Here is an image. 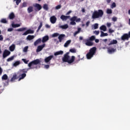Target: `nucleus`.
<instances>
[{"instance_id":"nucleus-44","label":"nucleus","mask_w":130,"mask_h":130,"mask_svg":"<svg viewBox=\"0 0 130 130\" xmlns=\"http://www.w3.org/2000/svg\"><path fill=\"white\" fill-rule=\"evenodd\" d=\"M22 61H23V62H24V63H25L26 64H27L28 63V62H29V60H27L26 59H24L22 58Z\"/></svg>"},{"instance_id":"nucleus-55","label":"nucleus","mask_w":130,"mask_h":130,"mask_svg":"<svg viewBox=\"0 0 130 130\" xmlns=\"http://www.w3.org/2000/svg\"><path fill=\"white\" fill-rule=\"evenodd\" d=\"M13 29L12 28H9L8 29V32H12V31H13Z\"/></svg>"},{"instance_id":"nucleus-42","label":"nucleus","mask_w":130,"mask_h":130,"mask_svg":"<svg viewBox=\"0 0 130 130\" xmlns=\"http://www.w3.org/2000/svg\"><path fill=\"white\" fill-rule=\"evenodd\" d=\"M107 14H112V10L108 9L106 11Z\"/></svg>"},{"instance_id":"nucleus-11","label":"nucleus","mask_w":130,"mask_h":130,"mask_svg":"<svg viewBox=\"0 0 130 130\" xmlns=\"http://www.w3.org/2000/svg\"><path fill=\"white\" fill-rule=\"evenodd\" d=\"M45 47V44H43L42 45H39L38 46L37 50H36V52H40Z\"/></svg>"},{"instance_id":"nucleus-51","label":"nucleus","mask_w":130,"mask_h":130,"mask_svg":"<svg viewBox=\"0 0 130 130\" xmlns=\"http://www.w3.org/2000/svg\"><path fill=\"white\" fill-rule=\"evenodd\" d=\"M61 8V5H59L55 7L56 10H59Z\"/></svg>"},{"instance_id":"nucleus-60","label":"nucleus","mask_w":130,"mask_h":130,"mask_svg":"<svg viewBox=\"0 0 130 130\" xmlns=\"http://www.w3.org/2000/svg\"><path fill=\"white\" fill-rule=\"evenodd\" d=\"M103 42L106 43V42H107V41H108V40L107 39H105L103 40Z\"/></svg>"},{"instance_id":"nucleus-63","label":"nucleus","mask_w":130,"mask_h":130,"mask_svg":"<svg viewBox=\"0 0 130 130\" xmlns=\"http://www.w3.org/2000/svg\"><path fill=\"white\" fill-rule=\"evenodd\" d=\"M28 49V47H25V48H24V51H27V50Z\"/></svg>"},{"instance_id":"nucleus-1","label":"nucleus","mask_w":130,"mask_h":130,"mask_svg":"<svg viewBox=\"0 0 130 130\" xmlns=\"http://www.w3.org/2000/svg\"><path fill=\"white\" fill-rule=\"evenodd\" d=\"M40 62H41V61H40L39 59H37L36 60H34L31 61L28 64V67L29 68L20 70L19 71L20 78L18 79V81H21V80H23V79H24L26 77V76H27L26 74L28 73V71H29V70H32L33 69H35V67H33L34 64L35 66H37V64H39Z\"/></svg>"},{"instance_id":"nucleus-20","label":"nucleus","mask_w":130,"mask_h":130,"mask_svg":"<svg viewBox=\"0 0 130 130\" xmlns=\"http://www.w3.org/2000/svg\"><path fill=\"white\" fill-rule=\"evenodd\" d=\"M42 41V40L41 39V38H39L34 43L35 46H37V45H38V44H39V43H40Z\"/></svg>"},{"instance_id":"nucleus-5","label":"nucleus","mask_w":130,"mask_h":130,"mask_svg":"<svg viewBox=\"0 0 130 130\" xmlns=\"http://www.w3.org/2000/svg\"><path fill=\"white\" fill-rule=\"evenodd\" d=\"M34 7L35 8V10L36 12H38L42 10V6L38 3H36L34 5Z\"/></svg>"},{"instance_id":"nucleus-8","label":"nucleus","mask_w":130,"mask_h":130,"mask_svg":"<svg viewBox=\"0 0 130 130\" xmlns=\"http://www.w3.org/2000/svg\"><path fill=\"white\" fill-rule=\"evenodd\" d=\"M128 34H124L121 37V40H122V41H125V40H128Z\"/></svg>"},{"instance_id":"nucleus-49","label":"nucleus","mask_w":130,"mask_h":130,"mask_svg":"<svg viewBox=\"0 0 130 130\" xmlns=\"http://www.w3.org/2000/svg\"><path fill=\"white\" fill-rule=\"evenodd\" d=\"M43 25V24L42 23V22H41L40 23V25L39 26L38 29H39V30H40V29H41V28H42Z\"/></svg>"},{"instance_id":"nucleus-48","label":"nucleus","mask_w":130,"mask_h":130,"mask_svg":"<svg viewBox=\"0 0 130 130\" xmlns=\"http://www.w3.org/2000/svg\"><path fill=\"white\" fill-rule=\"evenodd\" d=\"M99 26V24H98V23H95L94 24V29H98Z\"/></svg>"},{"instance_id":"nucleus-56","label":"nucleus","mask_w":130,"mask_h":130,"mask_svg":"<svg viewBox=\"0 0 130 130\" xmlns=\"http://www.w3.org/2000/svg\"><path fill=\"white\" fill-rule=\"evenodd\" d=\"M90 24V21H87L86 23V27H88L89 26V25Z\"/></svg>"},{"instance_id":"nucleus-57","label":"nucleus","mask_w":130,"mask_h":130,"mask_svg":"<svg viewBox=\"0 0 130 130\" xmlns=\"http://www.w3.org/2000/svg\"><path fill=\"white\" fill-rule=\"evenodd\" d=\"M3 74V69H2V67H0V75H2Z\"/></svg>"},{"instance_id":"nucleus-22","label":"nucleus","mask_w":130,"mask_h":130,"mask_svg":"<svg viewBox=\"0 0 130 130\" xmlns=\"http://www.w3.org/2000/svg\"><path fill=\"white\" fill-rule=\"evenodd\" d=\"M61 54H63V51H58L54 53V55L56 56V55H60Z\"/></svg>"},{"instance_id":"nucleus-45","label":"nucleus","mask_w":130,"mask_h":130,"mask_svg":"<svg viewBox=\"0 0 130 130\" xmlns=\"http://www.w3.org/2000/svg\"><path fill=\"white\" fill-rule=\"evenodd\" d=\"M14 2H16V4L17 6H19V4L21 2H22V0H14Z\"/></svg>"},{"instance_id":"nucleus-28","label":"nucleus","mask_w":130,"mask_h":130,"mask_svg":"<svg viewBox=\"0 0 130 130\" xmlns=\"http://www.w3.org/2000/svg\"><path fill=\"white\" fill-rule=\"evenodd\" d=\"M9 18L10 20H13L15 18V14L12 12L9 16Z\"/></svg>"},{"instance_id":"nucleus-24","label":"nucleus","mask_w":130,"mask_h":130,"mask_svg":"<svg viewBox=\"0 0 130 130\" xmlns=\"http://www.w3.org/2000/svg\"><path fill=\"white\" fill-rule=\"evenodd\" d=\"M34 38H35V36H31V35H28L26 37V40H29L30 41V40H33Z\"/></svg>"},{"instance_id":"nucleus-39","label":"nucleus","mask_w":130,"mask_h":130,"mask_svg":"<svg viewBox=\"0 0 130 130\" xmlns=\"http://www.w3.org/2000/svg\"><path fill=\"white\" fill-rule=\"evenodd\" d=\"M1 22L3 23V24H6V23H8V21H7L6 19L3 18V19H1Z\"/></svg>"},{"instance_id":"nucleus-38","label":"nucleus","mask_w":130,"mask_h":130,"mask_svg":"<svg viewBox=\"0 0 130 130\" xmlns=\"http://www.w3.org/2000/svg\"><path fill=\"white\" fill-rule=\"evenodd\" d=\"M58 36H59V34H58L57 32H55L52 35V37H53V38L57 37Z\"/></svg>"},{"instance_id":"nucleus-35","label":"nucleus","mask_w":130,"mask_h":130,"mask_svg":"<svg viewBox=\"0 0 130 130\" xmlns=\"http://www.w3.org/2000/svg\"><path fill=\"white\" fill-rule=\"evenodd\" d=\"M43 8L45 11H48V5L47 4H44Z\"/></svg>"},{"instance_id":"nucleus-58","label":"nucleus","mask_w":130,"mask_h":130,"mask_svg":"<svg viewBox=\"0 0 130 130\" xmlns=\"http://www.w3.org/2000/svg\"><path fill=\"white\" fill-rule=\"evenodd\" d=\"M45 69H49V65H45Z\"/></svg>"},{"instance_id":"nucleus-41","label":"nucleus","mask_w":130,"mask_h":130,"mask_svg":"<svg viewBox=\"0 0 130 130\" xmlns=\"http://www.w3.org/2000/svg\"><path fill=\"white\" fill-rule=\"evenodd\" d=\"M96 37H95L94 36H92L91 37H90L89 38V39L88 40H89L90 41H94V40H95Z\"/></svg>"},{"instance_id":"nucleus-2","label":"nucleus","mask_w":130,"mask_h":130,"mask_svg":"<svg viewBox=\"0 0 130 130\" xmlns=\"http://www.w3.org/2000/svg\"><path fill=\"white\" fill-rule=\"evenodd\" d=\"M70 52H67L65 54H64L63 57L62 58V60L63 62H68L69 64L73 63L75 61V59L76 57L75 56H72L71 58H70Z\"/></svg>"},{"instance_id":"nucleus-32","label":"nucleus","mask_w":130,"mask_h":130,"mask_svg":"<svg viewBox=\"0 0 130 130\" xmlns=\"http://www.w3.org/2000/svg\"><path fill=\"white\" fill-rule=\"evenodd\" d=\"M101 37H105V36H108V34L107 33H105L104 32H103V31H101Z\"/></svg>"},{"instance_id":"nucleus-50","label":"nucleus","mask_w":130,"mask_h":130,"mask_svg":"<svg viewBox=\"0 0 130 130\" xmlns=\"http://www.w3.org/2000/svg\"><path fill=\"white\" fill-rule=\"evenodd\" d=\"M113 32H114V30L111 28L109 29V33H110V34H112V33H113Z\"/></svg>"},{"instance_id":"nucleus-59","label":"nucleus","mask_w":130,"mask_h":130,"mask_svg":"<svg viewBox=\"0 0 130 130\" xmlns=\"http://www.w3.org/2000/svg\"><path fill=\"white\" fill-rule=\"evenodd\" d=\"M107 27H111V24L110 23H107Z\"/></svg>"},{"instance_id":"nucleus-27","label":"nucleus","mask_w":130,"mask_h":130,"mask_svg":"<svg viewBox=\"0 0 130 130\" xmlns=\"http://www.w3.org/2000/svg\"><path fill=\"white\" fill-rule=\"evenodd\" d=\"M26 29H27V27H21L16 29V31H17L18 32H22L23 31L26 30Z\"/></svg>"},{"instance_id":"nucleus-17","label":"nucleus","mask_w":130,"mask_h":130,"mask_svg":"<svg viewBox=\"0 0 130 130\" xmlns=\"http://www.w3.org/2000/svg\"><path fill=\"white\" fill-rule=\"evenodd\" d=\"M92 19H98L99 18L98 17V15L97 14V11H94L93 13H92V16H91Z\"/></svg>"},{"instance_id":"nucleus-21","label":"nucleus","mask_w":130,"mask_h":130,"mask_svg":"<svg viewBox=\"0 0 130 130\" xmlns=\"http://www.w3.org/2000/svg\"><path fill=\"white\" fill-rule=\"evenodd\" d=\"M15 48H16V45H15V44H12L10 46L9 50H10L11 52H13L14 50H15Z\"/></svg>"},{"instance_id":"nucleus-37","label":"nucleus","mask_w":130,"mask_h":130,"mask_svg":"<svg viewBox=\"0 0 130 130\" xmlns=\"http://www.w3.org/2000/svg\"><path fill=\"white\" fill-rule=\"evenodd\" d=\"M5 91V87L3 86H0V94H2Z\"/></svg>"},{"instance_id":"nucleus-14","label":"nucleus","mask_w":130,"mask_h":130,"mask_svg":"<svg viewBox=\"0 0 130 130\" xmlns=\"http://www.w3.org/2000/svg\"><path fill=\"white\" fill-rule=\"evenodd\" d=\"M70 18H71L70 16H66L62 15L60 16V19L62 21H67V20H68V19H70Z\"/></svg>"},{"instance_id":"nucleus-64","label":"nucleus","mask_w":130,"mask_h":130,"mask_svg":"<svg viewBox=\"0 0 130 130\" xmlns=\"http://www.w3.org/2000/svg\"><path fill=\"white\" fill-rule=\"evenodd\" d=\"M95 42L96 43H98V42H99V40H98V39H95Z\"/></svg>"},{"instance_id":"nucleus-62","label":"nucleus","mask_w":130,"mask_h":130,"mask_svg":"<svg viewBox=\"0 0 130 130\" xmlns=\"http://www.w3.org/2000/svg\"><path fill=\"white\" fill-rule=\"evenodd\" d=\"M107 4H110L111 3V0H106Z\"/></svg>"},{"instance_id":"nucleus-16","label":"nucleus","mask_w":130,"mask_h":130,"mask_svg":"<svg viewBox=\"0 0 130 130\" xmlns=\"http://www.w3.org/2000/svg\"><path fill=\"white\" fill-rule=\"evenodd\" d=\"M52 58H53V55H50L48 57H46L44 60L45 62H49L50 60L52 59Z\"/></svg>"},{"instance_id":"nucleus-43","label":"nucleus","mask_w":130,"mask_h":130,"mask_svg":"<svg viewBox=\"0 0 130 130\" xmlns=\"http://www.w3.org/2000/svg\"><path fill=\"white\" fill-rule=\"evenodd\" d=\"M111 8V9H113L114 8H116V4H115V3L114 2V3H113L112 4Z\"/></svg>"},{"instance_id":"nucleus-52","label":"nucleus","mask_w":130,"mask_h":130,"mask_svg":"<svg viewBox=\"0 0 130 130\" xmlns=\"http://www.w3.org/2000/svg\"><path fill=\"white\" fill-rule=\"evenodd\" d=\"M112 21H113V22H116V21H117V17H113L112 18Z\"/></svg>"},{"instance_id":"nucleus-46","label":"nucleus","mask_w":130,"mask_h":130,"mask_svg":"<svg viewBox=\"0 0 130 130\" xmlns=\"http://www.w3.org/2000/svg\"><path fill=\"white\" fill-rule=\"evenodd\" d=\"M26 7H27V3L23 2L22 3V5L21 6V8H26Z\"/></svg>"},{"instance_id":"nucleus-36","label":"nucleus","mask_w":130,"mask_h":130,"mask_svg":"<svg viewBox=\"0 0 130 130\" xmlns=\"http://www.w3.org/2000/svg\"><path fill=\"white\" fill-rule=\"evenodd\" d=\"M14 58H15V56H12L11 57L8 58L7 59V61L9 62V61H12V60H14Z\"/></svg>"},{"instance_id":"nucleus-54","label":"nucleus","mask_w":130,"mask_h":130,"mask_svg":"<svg viewBox=\"0 0 130 130\" xmlns=\"http://www.w3.org/2000/svg\"><path fill=\"white\" fill-rule=\"evenodd\" d=\"M4 40V37L3 35H0V41H3Z\"/></svg>"},{"instance_id":"nucleus-30","label":"nucleus","mask_w":130,"mask_h":130,"mask_svg":"<svg viewBox=\"0 0 130 130\" xmlns=\"http://www.w3.org/2000/svg\"><path fill=\"white\" fill-rule=\"evenodd\" d=\"M60 28H61V29H68V28H69V25L66 24L63 25H60Z\"/></svg>"},{"instance_id":"nucleus-53","label":"nucleus","mask_w":130,"mask_h":130,"mask_svg":"<svg viewBox=\"0 0 130 130\" xmlns=\"http://www.w3.org/2000/svg\"><path fill=\"white\" fill-rule=\"evenodd\" d=\"M93 33L95 34V35H99V30H95L93 31Z\"/></svg>"},{"instance_id":"nucleus-23","label":"nucleus","mask_w":130,"mask_h":130,"mask_svg":"<svg viewBox=\"0 0 130 130\" xmlns=\"http://www.w3.org/2000/svg\"><path fill=\"white\" fill-rule=\"evenodd\" d=\"M112 44H117V41L116 40H113L108 44L109 46L112 45Z\"/></svg>"},{"instance_id":"nucleus-26","label":"nucleus","mask_w":130,"mask_h":130,"mask_svg":"<svg viewBox=\"0 0 130 130\" xmlns=\"http://www.w3.org/2000/svg\"><path fill=\"white\" fill-rule=\"evenodd\" d=\"M20 26H21V24H14V23L12 24V28H18Z\"/></svg>"},{"instance_id":"nucleus-29","label":"nucleus","mask_w":130,"mask_h":130,"mask_svg":"<svg viewBox=\"0 0 130 130\" xmlns=\"http://www.w3.org/2000/svg\"><path fill=\"white\" fill-rule=\"evenodd\" d=\"M100 30H102V31H104V32H105V31H106V30L107 29V28H106V26L105 25H102L100 27Z\"/></svg>"},{"instance_id":"nucleus-10","label":"nucleus","mask_w":130,"mask_h":130,"mask_svg":"<svg viewBox=\"0 0 130 130\" xmlns=\"http://www.w3.org/2000/svg\"><path fill=\"white\" fill-rule=\"evenodd\" d=\"M96 14H98V17L99 18H101L103 17V15H104V12L101 9L96 11Z\"/></svg>"},{"instance_id":"nucleus-19","label":"nucleus","mask_w":130,"mask_h":130,"mask_svg":"<svg viewBox=\"0 0 130 130\" xmlns=\"http://www.w3.org/2000/svg\"><path fill=\"white\" fill-rule=\"evenodd\" d=\"M48 40H49V37H48V36H45L43 38L42 41L43 43H44V42H46V41H48Z\"/></svg>"},{"instance_id":"nucleus-13","label":"nucleus","mask_w":130,"mask_h":130,"mask_svg":"<svg viewBox=\"0 0 130 130\" xmlns=\"http://www.w3.org/2000/svg\"><path fill=\"white\" fill-rule=\"evenodd\" d=\"M56 20L57 18L55 16H52L50 18V22L51 23H52V24H55V23L56 22Z\"/></svg>"},{"instance_id":"nucleus-40","label":"nucleus","mask_w":130,"mask_h":130,"mask_svg":"<svg viewBox=\"0 0 130 130\" xmlns=\"http://www.w3.org/2000/svg\"><path fill=\"white\" fill-rule=\"evenodd\" d=\"M21 63V62H20V61H16L14 64L13 66L14 67H17V66H19V64H20Z\"/></svg>"},{"instance_id":"nucleus-7","label":"nucleus","mask_w":130,"mask_h":130,"mask_svg":"<svg viewBox=\"0 0 130 130\" xmlns=\"http://www.w3.org/2000/svg\"><path fill=\"white\" fill-rule=\"evenodd\" d=\"M84 42L87 46H93V45H94V43L92 42L89 39L85 40Z\"/></svg>"},{"instance_id":"nucleus-12","label":"nucleus","mask_w":130,"mask_h":130,"mask_svg":"<svg viewBox=\"0 0 130 130\" xmlns=\"http://www.w3.org/2000/svg\"><path fill=\"white\" fill-rule=\"evenodd\" d=\"M108 52L110 54H112V53H114V52H116V48H114L112 47H109L108 49Z\"/></svg>"},{"instance_id":"nucleus-25","label":"nucleus","mask_w":130,"mask_h":130,"mask_svg":"<svg viewBox=\"0 0 130 130\" xmlns=\"http://www.w3.org/2000/svg\"><path fill=\"white\" fill-rule=\"evenodd\" d=\"M72 42V40H68L64 45V47H68L70 44H71V43Z\"/></svg>"},{"instance_id":"nucleus-6","label":"nucleus","mask_w":130,"mask_h":130,"mask_svg":"<svg viewBox=\"0 0 130 130\" xmlns=\"http://www.w3.org/2000/svg\"><path fill=\"white\" fill-rule=\"evenodd\" d=\"M11 54V52L7 49L4 50L3 54V58H6L7 56H9Z\"/></svg>"},{"instance_id":"nucleus-33","label":"nucleus","mask_w":130,"mask_h":130,"mask_svg":"<svg viewBox=\"0 0 130 130\" xmlns=\"http://www.w3.org/2000/svg\"><path fill=\"white\" fill-rule=\"evenodd\" d=\"M2 80H3V81H6V80H8V75L7 74H4L2 77Z\"/></svg>"},{"instance_id":"nucleus-9","label":"nucleus","mask_w":130,"mask_h":130,"mask_svg":"<svg viewBox=\"0 0 130 130\" xmlns=\"http://www.w3.org/2000/svg\"><path fill=\"white\" fill-rule=\"evenodd\" d=\"M34 30L31 29H27L26 31H25L22 35L23 36H26V35H28V34H34Z\"/></svg>"},{"instance_id":"nucleus-3","label":"nucleus","mask_w":130,"mask_h":130,"mask_svg":"<svg viewBox=\"0 0 130 130\" xmlns=\"http://www.w3.org/2000/svg\"><path fill=\"white\" fill-rule=\"evenodd\" d=\"M96 50H97V48L96 47H93L90 48L88 53L86 54V57L87 59H91L92 57L95 55V53H96Z\"/></svg>"},{"instance_id":"nucleus-34","label":"nucleus","mask_w":130,"mask_h":130,"mask_svg":"<svg viewBox=\"0 0 130 130\" xmlns=\"http://www.w3.org/2000/svg\"><path fill=\"white\" fill-rule=\"evenodd\" d=\"M81 30H82V28H81L80 27H79L78 28V30L74 32V36H76L77 34H79V33L81 32Z\"/></svg>"},{"instance_id":"nucleus-4","label":"nucleus","mask_w":130,"mask_h":130,"mask_svg":"<svg viewBox=\"0 0 130 130\" xmlns=\"http://www.w3.org/2000/svg\"><path fill=\"white\" fill-rule=\"evenodd\" d=\"M70 21H71V22H70V24L75 25L76 24V23H79L81 22V18H78V17L77 16H73L70 19Z\"/></svg>"},{"instance_id":"nucleus-18","label":"nucleus","mask_w":130,"mask_h":130,"mask_svg":"<svg viewBox=\"0 0 130 130\" xmlns=\"http://www.w3.org/2000/svg\"><path fill=\"white\" fill-rule=\"evenodd\" d=\"M66 37V35L61 34L59 35V36L58 37V39H59V42H61L62 40H63V39Z\"/></svg>"},{"instance_id":"nucleus-47","label":"nucleus","mask_w":130,"mask_h":130,"mask_svg":"<svg viewBox=\"0 0 130 130\" xmlns=\"http://www.w3.org/2000/svg\"><path fill=\"white\" fill-rule=\"evenodd\" d=\"M70 52H72V53H76V50L75 49H71L70 50Z\"/></svg>"},{"instance_id":"nucleus-15","label":"nucleus","mask_w":130,"mask_h":130,"mask_svg":"<svg viewBox=\"0 0 130 130\" xmlns=\"http://www.w3.org/2000/svg\"><path fill=\"white\" fill-rule=\"evenodd\" d=\"M18 79H19V77H18L16 74H14L10 80V82H15V80H18Z\"/></svg>"},{"instance_id":"nucleus-61","label":"nucleus","mask_w":130,"mask_h":130,"mask_svg":"<svg viewBox=\"0 0 130 130\" xmlns=\"http://www.w3.org/2000/svg\"><path fill=\"white\" fill-rule=\"evenodd\" d=\"M71 13H72V11H69L67 12V13L66 14L67 15H70V14H71Z\"/></svg>"},{"instance_id":"nucleus-31","label":"nucleus","mask_w":130,"mask_h":130,"mask_svg":"<svg viewBox=\"0 0 130 130\" xmlns=\"http://www.w3.org/2000/svg\"><path fill=\"white\" fill-rule=\"evenodd\" d=\"M27 12L29 14H30V13H32V12H33V7L32 6H30L27 8Z\"/></svg>"}]
</instances>
